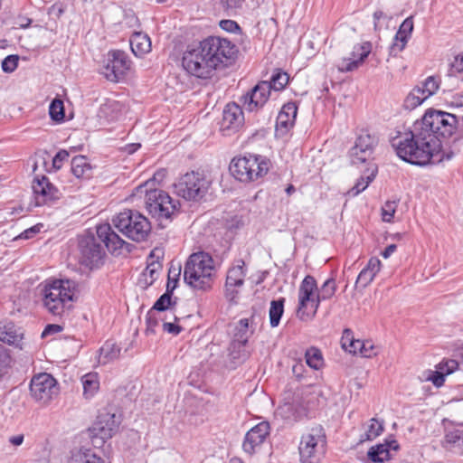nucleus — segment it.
Returning <instances> with one entry per match:
<instances>
[{
    "label": "nucleus",
    "instance_id": "nucleus-1",
    "mask_svg": "<svg viewBox=\"0 0 463 463\" xmlns=\"http://www.w3.org/2000/svg\"><path fill=\"white\" fill-rule=\"evenodd\" d=\"M236 52V46L227 39L211 36L187 46L183 53L182 66L189 74L207 79L219 65L231 63Z\"/></svg>",
    "mask_w": 463,
    "mask_h": 463
},
{
    "label": "nucleus",
    "instance_id": "nucleus-2",
    "mask_svg": "<svg viewBox=\"0 0 463 463\" xmlns=\"http://www.w3.org/2000/svg\"><path fill=\"white\" fill-rule=\"evenodd\" d=\"M392 146L400 158L411 165H425L431 159L440 162L439 158L442 153L439 150L438 141H431L417 122L409 131L392 137Z\"/></svg>",
    "mask_w": 463,
    "mask_h": 463
},
{
    "label": "nucleus",
    "instance_id": "nucleus-3",
    "mask_svg": "<svg viewBox=\"0 0 463 463\" xmlns=\"http://www.w3.org/2000/svg\"><path fill=\"white\" fill-rule=\"evenodd\" d=\"M416 122L420 127H422L431 141H438L439 150L442 153L439 160H450L454 153L450 149L449 139L455 134L459 126L458 118L449 112L429 109L422 118Z\"/></svg>",
    "mask_w": 463,
    "mask_h": 463
},
{
    "label": "nucleus",
    "instance_id": "nucleus-4",
    "mask_svg": "<svg viewBox=\"0 0 463 463\" xmlns=\"http://www.w3.org/2000/svg\"><path fill=\"white\" fill-rule=\"evenodd\" d=\"M215 275L214 261L204 251L191 254L184 267V280L194 289L208 290L212 288Z\"/></svg>",
    "mask_w": 463,
    "mask_h": 463
},
{
    "label": "nucleus",
    "instance_id": "nucleus-5",
    "mask_svg": "<svg viewBox=\"0 0 463 463\" xmlns=\"http://www.w3.org/2000/svg\"><path fill=\"white\" fill-rule=\"evenodd\" d=\"M157 175L159 174H156L153 179L138 185L137 192L146 194V208L152 217L158 221L168 220L177 210L178 203H175L165 191L152 187Z\"/></svg>",
    "mask_w": 463,
    "mask_h": 463
},
{
    "label": "nucleus",
    "instance_id": "nucleus-6",
    "mask_svg": "<svg viewBox=\"0 0 463 463\" xmlns=\"http://www.w3.org/2000/svg\"><path fill=\"white\" fill-rule=\"evenodd\" d=\"M76 284L69 279H55L47 282L43 289V306L54 316H61L71 307Z\"/></svg>",
    "mask_w": 463,
    "mask_h": 463
},
{
    "label": "nucleus",
    "instance_id": "nucleus-7",
    "mask_svg": "<svg viewBox=\"0 0 463 463\" xmlns=\"http://www.w3.org/2000/svg\"><path fill=\"white\" fill-rule=\"evenodd\" d=\"M114 227L134 241H144L148 237L151 225L148 220L137 211L124 210L112 219Z\"/></svg>",
    "mask_w": 463,
    "mask_h": 463
},
{
    "label": "nucleus",
    "instance_id": "nucleus-8",
    "mask_svg": "<svg viewBox=\"0 0 463 463\" xmlns=\"http://www.w3.org/2000/svg\"><path fill=\"white\" fill-rule=\"evenodd\" d=\"M326 436L321 425L307 429L301 436L298 445L300 463H320L324 458Z\"/></svg>",
    "mask_w": 463,
    "mask_h": 463
},
{
    "label": "nucleus",
    "instance_id": "nucleus-9",
    "mask_svg": "<svg viewBox=\"0 0 463 463\" xmlns=\"http://www.w3.org/2000/svg\"><path fill=\"white\" fill-rule=\"evenodd\" d=\"M269 161L260 156L248 155L233 158L230 165L232 175L241 182H250L265 175Z\"/></svg>",
    "mask_w": 463,
    "mask_h": 463
},
{
    "label": "nucleus",
    "instance_id": "nucleus-10",
    "mask_svg": "<svg viewBox=\"0 0 463 463\" xmlns=\"http://www.w3.org/2000/svg\"><path fill=\"white\" fill-rule=\"evenodd\" d=\"M211 182L199 172L181 175L174 184V193L186 201L198 202L207 194Z\"/></svg>",
    "mask_w": 463,
    "mask_h": 463
},
{
    "label": "nucleus",
    "instance_id": "nucleus-11",
    "mask_svg": "<svg viewBox=\"0 0 463 463\" xmlns=\"http://www.w3.org/2000/svg\"><path fill=\"white\" fill-rule=\"evenodd\" d=\"M317 285L315 278L307 275L298 288V307L297 316L301 320L312 318L319 307V298L316 294Z\"/></svg>",
    "mask_w": 463,
    "mask_h": 463
},
{
    "label": "nucleus",
    "instance_id": "nucleus-12",
    "mask_svg": "<svg viewBox=\"0 0 463 463\" xmlns=\"http://www.w3.org/2000/svg\"><path fill=\"white\" fill-rule=\"evenodd\" d=\"M131 61L123 51H112L108 53L107 60L101 68V74L112 82L125 78L130 70Z\"/></svg>",
    "mask_w": 463,
    "mask_h": 463
},
{
    "label": "nucleus",
    "instance_id": "nucleus-13",
    "mask_svg": "<svg viewBox=\"0 0 463 463\" xmlns=\"http://www.w3.org/2000/svg\"><path fill=\"white\" fill-rule=\"evenodd\" d=\"M80 260L90 269L99 267L105 257V251L93 234L80 237L79 241Z\"/></svg>",
    "mask_w": 463,
    "mask_h": 463
},
{
    "label": "nucleus",
    "instance_id": "nucleus-14",
    "mask_svg": "<svg viewBox=\"0 0 463 463\" xmlns=\"http://www.w3.org/2000/svg\"><path fill=\"white\" fill-rule=\"evenodd\" d=\"M30 392L33 399L42 403H48L59 392L56 380L49 373H43L33 377Z\"/></svg>",
    "mask_w": 463,
    "mask_h": 463
},
{
    "label": "nucleus",
    "instance_id": "nucleus-15",
    "mask_svg": "<svg viewBox=\"0 0 463 463\" xmlns=\"http://www.w3.org/2000/svg\"><path fill=\"white\" fill-rule=\"evenodd\" d=\"M377 144L378 137L375 135L363 131L356 138L354 146L350 149L352 164L364 163L371 159Z\"/></svg>",
    "mask_w": 463,
    "mask_h": 463
},
{
    "label": "nucleus",
    "instance_id": "nucleus-16",
    "mask_svg": "<svg viewBox=\"0 0 463 463\" xmlns=\"http://www.w3.org/2000/svg\"><path fill=\"white\" fill-rule=\"evenodd\" d=\"M245 277V262L242 260H237L229 269L225 281V296L230 301H234L237 298L238 288L243 286Z\"/></svg>",
    "mask_w": 463,
    "mask_h": 463
},
{
    "label": "nucleus",
    "instance_id": "nucleus-17",
    "mask_svg": "<svg viewBox=\"0 0 463 463\" xmlns=\"http://www.w3.org/2000/svg\"><path fill=\"white\" fill-rule=\"evenodd\" d=\"M269 430L268 421H261L248 430L242 443L244 452L249 455L254 454L269 435Z\"/></svg>",
    "mask_w": 463,
    "mask_h": 463
},
{
    "label": "nucleus",
    "instance_id": "nucleus-18",
    "mask_svg": "<svg viewBox=\"0 0 463 463\" xmlns=\"http://www.w3.org/2000/svg\"><path fill=\"white\" fill-rule=\"evenodd\" d=\"M119 421L114 413H99L94 422L91 432L102 440L110 439L118 430Z\"/></svg>",
    "mask_w": 463,
    "mask_h": 463
},
{
    "label": "nucleus",
    "instance_id": "nucleus-19",
    "mask_svg": "<svg viewBox=\"0 0 463 463\" xmlns=\"http://www.w3.org/2000/svg\"><path fill=\"white\" fill-rule=\"evenodd\" d=\"M271 90L267 80L258 83L250 92L242 97L243 105L249 111L262 108L269 100Z\"/></svg>",
    "mask_w": 463,
    "mask_h": 463
},
{
    "label": "nucleus",
    "instance_id": "nucleus-20",
    "mask_svg": "<svg viewBox=\"0 0 463 463\" xmlns=\"http://www.w3.org/2000/svg\"><path fill=\"white\" fill-rule=\"evenodd\" d=\"M24 330L14 322L8 320L0 321V341L18 349H23Z\"/></svg>",
    "mask_w": 463,
    "mask_h": 463
},
{
    "label": "nucleus",
    "instance_id": "nucleus-21",
    "mask_svg": "<svg viewBox=\"0 0 463 463\" xmlns=\"http://www.w3.org/2000/svg\"><path fill=\"white\" fill-rule=\"evenodd\" d=\"M33 190L37 205L56 200L60 196L58 189L45 176H42L41 179L37 178L33 181Z\"/></svg>",
    "mask_w": 463,
    "mask_h": 463
},
{
    "label": "nucleus",
    "instance_id": "nucleus-22",
    "mask_svg": "<svg viewBox=\"0 0 463 463\" xmlns=\"http://www.w3.org/2000/svg\"><path fill=\"white\" fill-rule=\"evenodd\" d=\"M370 52L371 49L368 43L355 45L351 54L352 57L344 58L337 65L338 70L342 72L356 70L364 61Z\"/></svg>",
    "mask_w": 463,
    "mask_h": 463
},
{
    "label": "nucleus",
    "instance_id": "nucleus-23",
    "mask_svg": "<svg viewBox=\"0 0 463 463\" xmlns=\"http://www.w3.org/2000/svg\"><path fill=\"white\" fill-rule=\"evenodd\" d=\"M244 122L241 108L236 103H229L222 113V128L223 130L237 131Z\"/></svg>",
    "mask_w": 463,
    "mask_h": 463
},
{
    "label": "nucleus",
    "instance_id": "nucleus-24",
    "mask_svg": "<svg viewBox=\"0 0 463 463\" xmlns=\"http://www.w3.org/2000/svg\"><path fill=\"white\" fill-rule=\"evenodd\" d=\"M96 232L99 240L104 243L110 252L121 250L126 244V241L112 230L109 223L98 225Z\"/></svg>",
    "mask_w": 463,
    "mask_h": 463
},
{
    "label": "nucleus",
    "instance_id": "nucleus-25",
    "mask_svg": "<svg viewBox=\"0 0 463 463\" xmlns=\"http://www.w3.org/2000/svg\"><path fill=\"white\" fill-rule=\"evenodd\" d=\"M297 114L298 107L296 103L288 102L285 104L277 117V130L280 131L281 134L287 133L294 126Z\"/></svg>",
    "mask_w": 463,
    "mask_h": 463
},
{
    "label": "nucleus",
    "instance_id": "nucleus-26",
    "mask_svg": "<svg viewBox=\"0 0 463 463\" xmlns=\"http://www.w3.org/2000/svg\"><path fill=\"white\" fill-rule=\"evenodd\" d=\"M398 447L399 446L396 440H392L391 442H386L383 444H378L374 447H372L368 450V458L375 463H383L390 459V449H392L396 450Z\"/></svg>",
    "mask_w": 463,
    "mask_h": 463
},
{
    "label": "nucleus",
    "instance_id": "nucleus-27",
    "mask_svg": "<svg viewBox=\"0 0 463 463\" xmlns=\"http://www.w3.org/2000/svg\"><path fill=\"white\" fill-rule=\"evenodd\" d=\"M381 268V261L377 258H371L368 264L364 268L358 275L356 284L361 287H367L374 279L375 275L379 272Z\"/></svg>",
    "mask_w": 463,
    "mask_h": 463
},
{
    "label": "nucleus",
    "instance_id": "nucleus-28",
    "mask_svg": "<svg viewBox=\"0 0 463 463\" xmlns=\"http://www.w3.org/2000/svg\"><path fill=\"white\" fill-rule=\"evenodd\" d=\"M129 42L131 50L136 56H143L151 50V41L147 34L134 33Z\"/></svg>",
    "mask_w": 463,
    "mask_h": 463
},
{
    "label": "nucleus",
    "instance_id": "nucleus-29",
    "mask_svg": "<svg viewBox=\"0 0 463 463\" xmlns=\"http://www.w3.org/2000/svg\"><path fill=\"white\" fill-rule=\"evenodd\" d=\"M71 173L77 178L88 179L92 175V166L84 156H74L71 160Z\"/></svg>",
    "mask_w": 463,
    "mask_h": 463
},
{
    "label": "nucleus",
    "instance_id": "nucleus-30",
    "mask_svg": "<svg viewBox=\"0 0 463 463\" xmlns=\"http://www.w3.org/2000/svg\"><path fill=\"white\" fill-rule=\"evenodd\" d=\"M377 166L375 165H371L367 169V174L365 175H363L356 184L348 191V194L350 196H356L361 192L365 190L369 184L375 178L377 175Z\"/></svg>",
    "mask_w": 463,
    "mask_h": 463
},
{
    "label": "nucleus",
    "instance_id": "nucleus-31",
    "mask_svg": "<svg viewBox=\"0 0 463 463\" xmlns=\"http://www.w3.org/2000/svg\"><path fill=\"white\" fill-rule=\"evenodd\" d=\"M249 319L241 318L236 326L237 332L234 334V339L232 343V347H241L244 346L249 340L250 333H249Z\"/></svg>",
    "mask_w": 463,
    "mask_h": 463
},
{
    "label": "nucleus",
    "instance_id": "nucleus-32",
    "mask_svg": "<svg viewBox=\"0 0 463 463\" xmlns=\"http://www.w3.org/2000/svg\"><path fill=\"white\" fill-rule=\"evenodd\" d=\"M161 269L162 266L157 261H153L148 264L141 274L139 279L140 284L145 288L151 286L157 279Z\"/></svg>",
    "mask_w": 463,
    "mask_h": 463
},
{
    "label": "nucleus",
    "instance_id": "nucleus-33",
    "mask_svg": "<svg viewBox=\"0 0 463 463\" xmlns=\"http://www.w3.org/2000/svg\"><path fill=\"white\" fill-rule=\"evenodd\" d=\"M83 394L86 398H91L99 388V381L96 373H90L81 377Z\"/></svg>",
    "mask_w": 463,
    "mask_h": 463
},
{
    "label": "nucleus",
    "instance_id": "nucleus-34",
    "mask_svg": "<svg viewBox=\"0 0 463 463\" xmlns=\"http://www.w3.org/2000/svg\"><path fill=\"white\" fill-rule=\"evenodd\" d=\"M383 431V421L372 418L364 426V434L361 441L373 440Z\"/></svg>",
    "mask_w": 463,
    "mask_h": 463
},
{
    "label": "nucleus",
    "instance_id": "nucleus-35",
    "mask_svg": "<svg viewBox=\"0 0 463 463\" xmlns=\"http://www.w3.org/2000/svg\"><path fill=\"white\" fill-rule=\"evenodd\" d=\"M284 303L285 298H280L277 300H272L270 302V307H269V323L271 327H276L279 326L280 318L284 312Z\"/></svg>",
    "mask_w": 463,
    "mask_h": 463
},
{
    "label": "nucleus",
    "instance_id": "nucleus-36",
    "mask_svg": "<svg viewBox=\"0 0 463 463\" xmlns=\"http://www.w3.org/2000/svg\"><path fill=\"white\" fill-rule=\"evenodd\" d=\"M463 445V430L461 429H453L451 430H448L445 433L444 439L442 440V446L445 449H451L454 447H460Z\"/></svg>",
    "mask_w": 463,
    "mask_h": 463
},
{
    "label": "nucleus",
    "instance_id": "nucleus-37",
    "mask_svg": "<svg viewBox=\"0 0 463 463\" xmlns=\"http://www.w3.org/2000/svg\"><path fill=\"white\" fill-rule=\"evenodd\" d=\"M99 363L107 364L118 357L120 348L114 343L106 342L99 350Z\"/></svg>",
    "mask_w": 463,
    "mask_h": 463
},
{
    "label": "nucleus",
    "instance_id": "nucleus-38",
    "mask_svg": "<svg viewBox=\"0 0 463 463\" xmlns=\"http://www.w3.org/2000/svg\"><path fill=\"white\" fill-rule=\"evenodd\" d=\"M426 99H427L423 96L422 92H420V89L414 87L406 96L403 101V107L405 109L412 110L421 105Z\"/></svg>",
    "mask_w": 463,
    "mask_h": 463
},
{
    "label": "nucleus",
    "instance_id": "nucleus-39",
    "mask_svg": "<svg viewBox=\"0 0 463 463\" xmlns=\"http://www.w3.org/2000/svg\"><path fill=\"white\" fill-rule=\"evenodd\" d=\"M69 463H105V460L90 450H80L72 454Z\"/></svg>",
    "mask_w": 463,
    "mask_h": 463
},
{
    "label": "nucleus",
    "instance_id": "nucleus-40",
    "mask_svg": "<svg viewBox=\"0 0 463 463\" xmlns=\"http://www.w3.org/2000/svg\"><path fill=\"white\" fill-rule=\"evenodd\" d=\"M289 77L287 72L278 70L271 77L268 84L270 86V90L275 91H280L288 85Z\"/></svg>",
    "mask_w": 463,
    "mask_h": 463
},
{
    "label": "nucleus",
    "instance_id": "nucleus-41",
    "mask_svg": "<svg viewBox=\"0 0 463 463\" xmlns=\"http://www.w3.org/2000/svg\"><path fill=\"white\" fill-rule=\"evenodd\" d=\"M420 89V92H422L423 96L428 99L437 92L439 87V81L433 76L428 77L422 84L416 86Z\"/></svg>",
    "mask_w": 463,
    "mask_h": 463
},
{
    "label": "nucleus",
    "instance_id": "nucleus-42",
    "mask_svg": "<svg viewBox=\"0 0 463 463\" xmlns=\"http://www.w3.org/2000/svg\"><path fill=\"white\" fill-rule=\"evenodd\" d=\"M306 362L307 365L313 369H319L323 364V358L321 352L316 348L311 347L306 351Z\"/></svg>",
    "mask_w": 463,
    "mask_h": 463
},
{
    "label": "nucleus",
    "instance_id": "nucleus-43",
    "mask_svg": "<svg viewBox=\"0 0 463 463\" xmlns=\"http://www.w3.org/2000/svg\"><path fill=\"white\" fill-rule=\"evenodd\" d=\"M409 38V35L398 30L394 36L393 43L390 47L391 54L396 56L399 52H401L405 48Z\"/></svg>",
    "mask_w": 463,
    "mask_h": 463
},
{
    "label": "nucleus",
    "instance_id": "nucleus-44",
    "mask_svg": "<svg viewBox=\"0 0 463 463\" xmlns=\"http://www.w3.org/2000/svg\"><path fill=\"white\" fill-rule=\"evenodd\" d=\"M49 114L52 120L61 121L64 118L63 101L59 99H53L49 107Z\"/></svg>",
    "mask_w": 463,
    "mask_h": 463
},
{
    "label": "nucleus",
    "instance_id": "nucleus-45",
    "mask_svg": "<svg viewBox=\"0 0 463 463\" xmlns=\"http://www.w3.org/2000/svg\"><path fill=\"white\" fill-rule=\"evenodd\" d=\"M336 285L333 279H328L322 285L319 292L317 293L319 302L330 298L335 292Z\"/></svg>",
    "mask_w": 463,
    "mask_h": 463
},
{
    "label": "nucleus",
    "instance_id": "nucleus-46",
    "mask_svg": "<svg viewBox=\"0 0 463 463\" xmlns=\"http://www.w3.org/2000/svg\"><path fill=\"white\" fill-rule=\"evenodd\" d=\"M173 305L172 294L165 292L154 304L152 310L165 311Z\"/></svg>",
    "mask_w": 463,
    "mask_h": 463
},
{
    "label": "nucleus",
    "instance_id": "nucleus-47",
    "mask_svg": "<svg viewBox=\"0 0 463 463\" xmlns=\"http://www.w3.org/2000/svg\"><path fill=\"white\" fill-rule=\"evenodd\" d=\"M396 207H397V203L394 201H392V202L388 201L384 203V205L382 208V216H383V222H392V220L394 216L395 211H396Z\"/></svg>",
    "mask_w": 463,
    "mask_h": 463
},
{
    "label": "nucleus",
    "instance_id": "nucleus-48",
    "mask_svg": "<svg viewBox=\"0 0 463 463\" xmlns=\"http://www.w3.org/2000/svg\"><path fill=\"white\" fill-rule=\"evenodd\" d=\"M18 61L17 55H8L2 61V70L7 73L14 71L18 66Z\"/></svg>",
    "mask_w": 463,
    "mask_h": 463
},
{
    "label": "nucleus",
    "instance_id": "nucleus-49",
    "mask_svg": "<svg viewBox=\"0 0 463 463\" xmlns=\"http://www.w3.org/2000/svg\"><path fill=\"white\" fill-rule=\"evenodd\" d=\"M220 6L229 14L235 12L242 5L241 0H217Z\"/></svg>",
    "mask_w": 463,
    "mask_h": 463
},
{
    "label": "nucleus",
    "instance_id": "nucleus-50",
    "mask_svg": "<svg viewBox=\"0 0 463 463\" xmlns=\"http://www.w3.org/2000/svg\"><path fill=\"white\" fill-rule=\"evenodd\" d=\"M11 364V356L8 350L0 344V375H2Z\"/></svg>",
    "mask_w": 463,
    "mask_h": 463
},
{
    "label": "nucleus",
    "instance_id": "nucleus-51",
    "mask_svg": "<svg viewBox=\"0 0 463 463\" xmlns=\"http://www.w3.org/2000/svg\"><path fill=\"white\" fill-rule=\"evenodd\" d=\"M458 364L456 360L442 361L436 366L437 369L443 371L445 375L452 373L458 369Z\"/></svg>",
    "mask_w": 463,
    "mask_h": 463
},
{
    "label": "nucleus",
    "instance_id": "nucleus-52",
    "mask_svg": "<svg viewBox=\"0 0 463 463\" xmlns=\"http://www.w3.org/2000/svg\"><path fill=\"white\" fill-rule=\"evenodd\" d=\"M445 373L443 371L437 369L436 371H430L427 380L430 381L436 387H440L445 382Z\"/></svg>",
    "mask_w": 463,
    "mask_h": 463
},
{
    "label": "nucleus",
    "instance_id": "nucleus-53",
    "mask_svg": "<svg viewBox=\"0 0 463 463\" xmlns=\"http://www.w3.org/2000/svg\"><path fill=\"white\" fill-rule=\"evenodd\" d=\"M463 72V53L455 56L453 61L450 63L449 76H455L456 73Z\"/></svg>",
    "mask_w": 463,
    "mask_h": 463
},
{
    "label": "nucleus",
    "instance_id": "nucleus-54",
    "mask_svg": "<svg viewBox=\"0 0 463 463\" xmlns=\"http://www.w3.org/2000/svg\"><path fill=\"white\" fill-rule=\"evenodd\" d=\"M146 335H153L156 332V327L158 325V321L156 317H154L153 310H150L146 317Z\"/></svg>",
    "mask_w": 463,
    "mask_h": 463
},
{
    "label": "nucleus",
    "instance_id": "nucleus-55",
    "mask_svg": "<svg viewBox=\"0 0 463 463\" xmlns=\"http://www.w3.org/2000/svg\"><path fill=\"white\" fill-rule=\"evenodd\" d=\"M69 157V153L66 150H60L52 159V165L55 169H60L62 163Z\"/></svg>",
    "mask_w": 463,
    "mask_h": 463
},
{
    "label": "nucleus",
    "instance_id": "nucleus-56",
    "mask_svg": "<svg viewBox=\"0 0 463 463\" xmlns=\"http://www.w3.org/2000/svg\"><path fill=\"white\" fill-rule=\"evenodd\" d=\"M43 227V225L42 223H38L27 230H25L24 232H23L20 235H19V238L21 239H32L35 234H37L38 232H41L42 228Z\"/></svg>",
    "mask_w": 463,
    "mask_h": 463
},
{
    "label": "nucleus",
    "instance_id": "nucleus-57",
    "mask_svg": "<svg viewBox=\"0 0 463 463\" xmlns=\"http://www.w3.org/2000/svg\"><path fill=\"white\" fill-rule=\"evenodd\" d=\"M220 26L222 30L229 33H235L240 30L239 24L232 20H222L220 22Z\"/></svg>",
    "mask_w": 463,
    "mask_h": 463
},
{
    "label": "nucleus",
    "instance_id": "nucleus-58",
    "mask_svg": "<svg viewBox=\"0 0 463 463\" xmlns=\"http://www.w3.org/2000/svg\"><path fill=\"white\" fill-rule=\"evenodd\" d=\"M389 17L381 10H377L373 14L374 29L380 30L383 27L382 20H387Z\"/></svg>",
    "mask_w": 463,
    "mask_h": 463
},
{
    "label": "nucleus",
    "instance_id": "nucleus-59",
    "mask_svg": "<svg viewBox=\"0 0 463 463\" xmlns=\"http://www.w3.org/2000/svg\"><path fill=\"white\" fill-rule=\"evenodd\" d=\"M361 354L364 357H373L376 354L374 346L370 341H364V346L361 348Z\"/></svg>",
    "mask_w": 463,
    "mask_h": 463
},
{
    "label": "nucleus",
    "instance_id": "nucleus-60",
    "mask_svg": "<svg viewBox=\"0 0 463 463\" xmlns=\"http://www.w3.org/2000/svg\"><path fill=\"white\" fill-rule=\"evenodd\" d=\"M400 31H402L403 33L411 36V32L413 30V21L412 17L406 18L402 24L400 25L399 28Z\"/></svg>",
    "mask_w": 463,
    "mask_h": 463
},
{
    "label": "nucleus",
    "instance_id": "nucleus-61",
    "mask_svg": "<svg viewBox=\"0 0 463 463\" xmlns=\"http://www.w3.org/2000/svg\"><path fill=\"white\" fill-rule=\"evenodd\" d=\"M164 331L172 334L174 335H178L182 331V327L178 325L171 322H164L163 323Z\"/></svg>",
    "mask_w": 463,
    "mask_h": 463
},
{
    "label": "nucleus",
    "instance_id": "nucleus-62",
    "mask_svg": "<svg viewBox=\"0 0 463 463\" xmlns=\"http://www.w3.org/2000/svg\"><path fill=\"white\" fill-rule=\"evenodd\" d=\"M354 338L350 329H345L341 338L342 347L346 351L348 349V344L354 342Z\"/></svg>",
    "mask_w": 463,
    "mask_h": 463
},
{
    "label": "nucleus",
    "instance_id": "nucleus-63",
    "mask_svg": "<svg viewBox=\"0 0 463 463\" xmlns=\"http://www.w3.org/2000/svg\"><path fill=\"white\" fill-rule=\"evenodd\" d=\"M181 271H182V268L179 263H177V265H175L174 263H172L169 268V270H168L167 279H179Z\"/></svg>",
    "mask_w": 463,
    "mask_h": 463
},
{
    "label": "nucleus",
    "instance_id": "nucleus-64",
    "mask_svg": "<svg viewBox=\"0 0 463 463\" xmlns=\"http://www.w3.org/2000/svg\"><path fill=\"white\" fill-rule=\"evenodd\" d=\"M64 13V8L61 4H54L48 9V14L60 18Z\"/></svg>",
    "mask_w": 463,
    "mask_h": 463
}]
</instances>
